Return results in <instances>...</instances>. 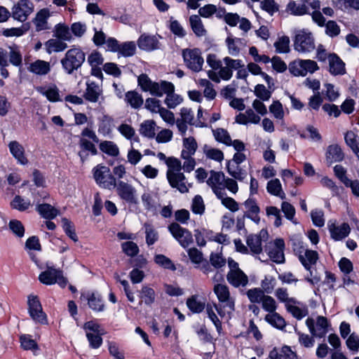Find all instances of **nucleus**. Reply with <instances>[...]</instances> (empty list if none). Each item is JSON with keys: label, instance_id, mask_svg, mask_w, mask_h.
I'll list each match as a JSON object with an SVG mask.
<instances>
[{"label": "nucleus", "instance_id": "obj_1", "mask_svg": "<svg viewBox=\"0 0 359 359\" xmlns=\"http://www.w3.org/2000/svg\"><path fill=\"white\" fill-rule=\"evenodd\" d=\"M214 292L220 302L219 306H215L218 315L221 318H230L235 310V301L230 296L229 287L226 285L217 283L214 286Z\"/></svg>", "mask_w": 359, "mask_h": 359}, {"label": "nucleus", "instance_id": "obj_2", "mask_svg": "<svg viewBox=\"0 0 359 359\" xmlns=\"http://www.w3.org/2000/svg\"><path fill=\"white\" fill-rule=\"evenodd\" d=\"M168 170L166 173L168 181L172 188L177 189L180 193H187L189 191L186 185V177L181 172L182 163L176 158H169L168 161Z\"/></svg>", "mask_w": 359, "mask_h": 359}, {"label": "nucleus", "instance_id": "obj_3", "mask_svg": "<svg viewBox=\"0 0 359 359\" xmlns=\"http://www.w3.org/2000/svg\"><path fill=\"white\" fill-rule=\"evenodd\" d=\"M86 59L85 53L79 48L68 50L61 60V65L65 72L71 74L80 68Z\"/></svg>", "mask_w": 359, "mask_h": 359}, {"label": "nucleus", "instance_id": "obj_4", "mask_svg": "<svg viewBox=\"0 0 359 359\" xmlns=\"http://www.w3.org/2000/svg\"><path fill=\"white\" fill-rule=\"evenodd\" d=\"M93 177L96 183L103 189L111 190L116 185V178L111 174L108 167L97 165L93 170Z\"/></svg>", "mask_w": 359, "mask_h": 359}, {"label": "nucleus", "instance_id": "obj_5", "mask_svg": "<svg viewBox=\"0 0 359 359\" xmlns=\"http://www.w3.org/2000/svg\"><path fill=\"white\" fill-rule=\"evenodd\" d=\"M294 48L299 53H311L316 48L315 41L311 32L299 31L294 37Z\"/></svg>", "mask_w": 359, "mask_h": 359}, {"label": "nucleus", "instance_id": "obj_6", "mask_svg": "<svg viewBox=\"0 0 359 359\" xmlns=\"http://www.w3.org/2000/svg\"><path fill=\"white\" fill-rule=\"evenodd\" d=\"M319 69L318 64L311 60H296L289 64L290 72L295 76H304L313 74Z\"/></svg>", "mask_w": 359, "mask_h": 359}, {"label": "nucleus", "instance_id": "obj_7", "mask_svg": "<svg viewBox=\"0 0 359 359\" xmlns=\"http://www.w3.org/2000/svg\"><path fill=\"white\" fill-rule=\"evenodd\" d=\"M306 325L307 326L311 334L317 338L324 337L329 331L331 326L327 318L319 316L314 320L312 318H308L306 320Z\"/></svg>", "mask_w": 359, "mask_h": 359}, {"label": "nucleus", "instance_id": "obj_8", "mask_svg": "<svg viewBox=\"0 0 359 359\" xmlns=\"http://www.w3.org/2000/svg\"><path fill=\"white\" fill-rule=\"evenodd\" d=\"M182 57L185 65L193 72H198L202 69L204 60L199 49H184Z\"/></svg>", "mask_w": 359, "mask_h": 359}, {"label": "nucleus", "instance_id": "obj_9", "mask_svg": "<svg viewBox=\"0 0 359 359\" xmlns=\"http://www.w3.org/2000/svg\"><path fill=\"white\" fill-rule=\"evenodd\" d=\"M28 312L32 319L36 323H47L46 314L43 311L42 306L37 296L30 294L28 297Z\"/></svg>", "mask_w": 359, "mask_h": 359}, {"label": "nucleus", "instance_id": "obj_10", "mask_svg": "<svg viewBox=\"0 0 359 359\" xmlns=\"http://www.w3.org/2000/svg\"><path fill=\"white\" fill-rule=\"evenodd\" d=\"M115 188L117 195L121 200L129 204H137V190L132 184L118 180Z\"/></svg>", "mask_w": 359, "mask_h": 359}, {"label": "nucleus", "instance_id": "obj_11", "mask_svg": "<svg viewBox=\"0 0 359 359\" xmlns=\"http://www.w3.org/2000/svg\"><path fill=\"white\" fill-rule=\"evenodd\" d=\"M285 242L282 238H276L271 242L266 247V252L269 258L276 264H283L285 262Z\"/></svg>", "mask_w": 359, "mask_h": 359}, {"label": "nucleus", "instance_id": "obj_12", "mask_svg": "<svg viewBox=\"0 0 359 359\" xmlns=\"http://www.w3.org/2000/svg\"><path fill=\"white\" fill-rule=\"evenodd\" d=\"M34 11V4L29 0H19L12 8V16L21 22L26 21Z\"/></svg>", "mask_w": 359, "mask_h": 359}, {"label": "nucleus", "instance_id": "obj_13", "mask_svg": "<svg viewBox=\"0 0 359 359\" xmlns=\"http://www.w3.org/2000/svg\"><path fill=\"white\" fill-rule=\"evenodd\" d=\"M168 230L183 248L189 246L193 242L191 233L177 223L170 224Z\"/></svg>", "mask_w": 359, "mask_h": 359}, {"label": "nucleus", "instance_id": "obj_14", "mask_svg": "<svg viewBox=\"0 0 359 359\" xmlns=\"http://www.w3.org/2000/svg\"><path fill=\"white\" fill-rule=\"evenodd\" d=\"M224 66L220 68L219 74L222 80L229 81L233 76V72L245 67L241 60L232 59L229 56L223 58Z\"/></svg>", "mask_w": 359, "mask_h": 359}, {"label": "nucleus", "instance_id": "obj_15", "mask_svg": "<svg viewBox=\"0 0 359 359\" xmlns=\"http://www.w3.org/2000/svg\"><path fill=\"white\" fill-rule=\"evenodd\" d=\"M327 228L331 238L335 241H341L347 237L351 232L350 226L345 222L341 225H337L335 221L330 220L327 223Z\"/></svg>", "mask_w": 359, "mask_h": 359}, {"label": "nucleus", "instance_id": "obj_16", "mask_svg": "<svg viewBox=\"0 0 359 359\" xmlns=\"http://www.w3.org/2000/svg\"><path fill=\"white\" fill-rule=\"evenodd\" d=\"M243 205L246 209L244 213V217L250 219L255 224H259L260 222V208L258 206L257 201L255 198L250 196L244 203Z\"/></svg>", "mask_w": 359, "mask_h": 359}, {"label": "nucleus", "instance_id": "obj_17", "mask_svg": "<svg viewBox=\"0 0 359 359\" xmlns=\"http://www.w3.org/2000/svg\"><path fill=\"white\" fill-rule=\"evenodd\" d=\"M225 175L222 172H216L211 170L210 177L207 180V184L212 188L215 195L220 194L224 191V181Z\"/></svg>", "mask_w": 359, "mask_h": 359}, {"label": "nucleus", "instance_id": "obj_18", "mask_svg": "<svg viewBox=\"0 0 359 359\" xmlns=\"http://www.w3.org/2000/svg\"><path fill=\"white\" fill-rule=\"evenodd\" d=\"M88 302V306L93 311L100 312L104 311V304L101 295L98 292H87L82 293L81 299Z\"/></svg>", "mask_w": 359, "mask_h": 359}, {"label": "nucleus", "instance_id": "obj_19", "mask_svg": "<svg viewBox=\"0 0 359 359\" xmlns=\"http://www.w3.org/2000/svg\"><path fill=\"white\" fill-rule=\"evenodd\" d=\"M267 236L266 231L262 230L259 235L252 234L247 238V245L254 255H259L262 252V237Z\"/></svg>", "mask_w": 359, "mask_h": 359}, {"label": "nucleus", "instance_id": "obj_20", "mask_svg": "<svg viewBox=\"0 0 359 359\" xmlns=\"http://www.w3.org/2000/svg\"><path fill=\"white\" fill-rule=\"evenodd\" d=\"M329 72L331 74L344 75L346 73L345 63L335 53H330L328 56Z\"/></svg>", "mask_w": 359, "mask_h": 359}, {"label": "nucleus", "instance_id": "obj_21", "mask_svg": "<svg viewBox=\"0 0 359 359\" xmlns=\"http://www.w3.org/2000/svg\"><path fill=\"white\" fill-rule=\"evenodd\" d=\"M226 279L229 283L235 287H245L249 281L248 276L241 269L229 271Z\"/></svg>", "mask_w": 359, "mask_h": 359}, {"label": "nucleus", "instance_id": "obj_22", "mask_svg": "<svg viewBox=\"0 0 359 359\" xmlns=\"http://www.w3.org/2000/svg\"><path fill=\"white\" fill-rule=\"evenodd\" d=\"M137 45L142 50L152 51L159 48V42L154 35L142 34L137 41Z\"/></svg>", "mask_w": 359, "mask_h": 359}, {"label": "nucleus", "instance_id": "obj_23", "mask_svg": "<svg viewBox=\"0 0 359 359\" xmlns=\"http://www.w3.org/2000/svg\"><path fill=\"white\" fill-rule=\"evenodd\" d=\"M102 94V90L97 83L90 81L86 83V89L83 97L87 101L93 103L97 102Z\"/></svg>", "mask_w": 359, "mask_h": 359}, {"label": "nucleus", "instance_id": "obj_24", "mask_svg": "<svg viewBox=\"0 0 359 359\" xmlns=\"http://www.w3.org/2000/svg\"><path fill=\"white\" fill-rule=\"evenodd\" d=\"M8 149L18 163L24 165L27 164L28 160L25 155V149L21 144L15 140L11 141L8 144Z\"/></svg>", "mask_w": 359, "mask_h": 359}, {"label": "nucleus", "instance_id": "obj_25", "mask_svg": "<svg viewBox=\"0 0 359 359\" xmlns=\"http://www.w3.org/2000/svg\"><path fill=\"white\" fill-rule=\"evenodd\" d=\"M175 90V86L171 82L162 81L160 83L154 82L149 93L156 97H162L164 94Z\"/></svg>", "mask_w": 359, "mask_h": 359}, {"label": "nucleus", "instance_id": "obj_26", "mask_svg": "<svg viewBox=\"0 0 359 359\" xmlns=\"http://www.w3.org/2000/svg\"><path fill=\"white\" fill-rule=\"evenodd\" d=\"M49 17L50 13L47 8H43L36 13V17L33 20L36 32L50 29L48 24V19Z\"/></svg>", "mask_w": 359, "mask_h": 359}, {"label": "nucleus", "instance_id": "obj_27", "mask_svg": "<svg viewBox=\"0 0 359 359\" xmlns=\"http://www.w3.org/2000/svg\"><path fill=\"white\" fill-rule=\"evenodd\" d=\"M287 311L296 318L297 320H302L309 314L308 307L306 305L302 304L297 301V303H292L286 305Z\"/></svg>", "mask_w": 359, "mask_h": 359}, {"label": "nucleus", "instance_id": "obj_28", "mask_svg": "<svg viewBox=\"0 0 359 359\" xmlns=\"http://www.w3.org/2000/svg\"><path fill=\"white\" fill-rule=\"evenodd\" d=\"M327 163L332 164L334 162H340L344 158V154L338 144H331L327 147L326 154Z\"/></svg>", "mask_w": 359, "mask_h": 359}, {"label": "nucleus", "instance_id": "obj_29", "mask_svg": "<svg viewBox=\"0 0 359 359\" xmlns=\"http://www.w3.org/2000/svg\"><path fill=\"white\" fill-rule=\"evenodd\" d=\"M318 258L316 251L307 249L300 255L299 260L307 271H310L311 266L316 264Z\"/></svg>", "mask_w": 359, "mask_h": 359}, {"label": "nucleus", "instance_id": "obj_30", "mask_svg": "<svg viewBox=\"0 0 359 359\" xmlns=\"http://www.w3.org/2000/svg\"><path fill=\"white\" fill-rule=\"evenodd\" d=\"M60 276V271L53 268H48L45 271L39 274V280L45 285H53L56 283Z\"/></svg>", "mask_w": 359, "mask_h": 359}, {"label": "nucleus", "instance_id": "obj_31", "mask_svg": "<svg viewBox=\"0 0 359 359\" xmlns=\"http://www.w3.org/2000/svg\"><path fill=\"white\" fill-rule=\"evenodd\" d=\"M182 147L181 156L189 157L195 154L198 148V144L194 137H184L182 140Z\"/></svg>", "mask_w": 359, "mask_h": 359}, {"label": "nucleus", "instance_id": "obj_32", "mask_svg": "<svg viewBox=\"0 0 359 359\" xmlns=\"http://www.w3.org/2000/svg\"><path fill=\"white\" fill-rule=\"evenodd\" d=\"M28 70L36 75H46L50 71V65L48 62L37 60L30 64Z\"/></svg>", "mask_w": 359, "mask_h": 359}, {"label": "nucleus", "instance_id": "obj_33", "mask_svg": "<svg viewBox=\"0 0 359 359\" xmlns=\"http://www.w3.org/2000/svg\"><path fill=\"white\" fill-rule=\"evenodd\" d=\"M189 23L192 31L198 37L205 36L207 34V31L199 15H191L189 17Z\"/></svg>", "mask_w": 359, "mask_h": 359}, {"label": "nucleus", "instance_id": "obj_34", "mask_svg": "<svg viewBox=\"0 0 359 359\" xmlns=\"http://www.w3.org/2000/svg\"><path fill=\"white\" fill-rule=\"evenodd\" d=\"M36 210L45 219H52L57 217L59 211L48 203H42L36 205Z\"/></svg>", "mask_w": 359, "mask_h": 359}, {"label": "nucleus", "instance_id": "obj_35", "mask_svg": "<svg viewBox=\"0 0 359 359\" xmlns=\"http://www.w3.org/2000/svg\"><path fill=\"white\" fill-rule=\"evenodd\" d=\"M264 320L271 326L278 330H283L286 327L285 319L276 311L266 314L264 317Z\"/></svg>", "mask_w": 359, "mask_h": 359}, {"label": "nucleus", "instance_id": "obj_36", "mask_svg": "<svg viewBox=\"0 0 359 359\" xmlns=\"http://www.w3.org/2000/svg\"><path fill=\"white\" fill-rule=\"evenodd\" d=\"M46 52L51 54L53 52H61L67 48V45L64 41L59 39H51L45 43Z\"/></svg>", "mask_w": 359, "mask_h": 359}, {"label": "nucleus", "instance_id": "obj_37", "mask_svg": "<svg viewBox=\"0 0 359 359\" xmlns=\"http://www.w3.org/2000/svg\"><path fill=\"white\" fill-rule=\"evenodd\" d=\"M139 297L144 304L151 306L155 302L156 294L153 288L144 285L140 290Z\"/></svg>", "mask_w": 359, "mask_h": 359}, {"label": "nucleus", "instance_id": "obj_38", "mask_svg": "<svg viewBox=\"0 0 359 359\" xmlns=\"http://www.w3.org/2000/svg\"><path fill=\"white\" fill-rule=\"evenodd\" d=\"M156 123L153 120H147L142 122L140 128V133L146 137L154 138L156 135Z\"/></svg>", "mask_w": 359, "mask_h": 359}, {"label": "nucleus", "instance_id": "obj_39", "mask_svg": "<svg viewBox=\"0 0 359 359\" xmlns=\"http://www.w3.org/2000/svg\"><path fill=\"white\" fill-rule=\"evenodd\" d=\"M266 190L270 194L280 197L281 199L285 198V194L282 189V185L278 179L269 181L266 185Z\"/></svg>", "mask_w": 359, "mask_h": 359}, {"label": "nucleus", "instance_id": "obj_40", "mask_svg": "<svg viewBox=\"0 0 359 359\" xmlns=\"http://www.w3.org/2000/svg\"><path fill=\"white\" fill-rule=\"evenodd\" d=\"M345 142L352 149L359 160V137L353 131H348L345 134Z\"/></svg>", "mask_w": 359, "mask_h": 359}, {"label": "nucleus", "instance_id": "obj_41", "mask_svg": "<svg viewBox=\"0 0 359 359\" xmlns=\"http://www.w3.org/2000/svg\"><path fill=\"white\" fill-rule=\"evenodd\" d=\"M216 196L221 201L222 204L230 211L235 212L239 210L238 203L233 198L226 196L224 191L216 195Z\"/></svg>", "mask_w": 359, "mask_h": 359}, {"label": "nucleus", "instance_id": "obj_42", "mask_svg": "<svg viewBox=\"0 0 359 359\" xmlns=\"http://www.w3.org/2000/svg\"><path fill=\"white\" fill-rule=\"evenodd\" d=\"M54 36L64 41H70L72 35L69 27L64 24H57L54 27Z\"/></svg>", "mask_w": 359, "mask_h": 359}, {"label": "nucleus", "instance_id": "obj_43", "mask_svg": "<svg viewBox=\"0 0 359 359\" xmlns=\"http://www.w3.org/2000/svg\"><path fill=\"white\" fill-rule=\"evenodd\" d=\"M212 134L217 142L226 146H230L231 144V137L226 130L221 128L213 129Z\"/></svg>", "mask_w": 359, "mask_h": 359}, {"label": "nucleus", "instance_id": "obj_44", "mask_svg": "<svg viewBox=\"0 0 359 359\" xmlns=\"http://www.w3.org/2000/svg\"><path fill=\"white\" fill-rule=\"evenodd\" d=\"M32 205L29 199H25L20 196H15L11 202V206L13 209L20 212L27 210Z\"/></svg>", "mask_w": 359, "mask_h": 359}, {"label": "nucleus", "instance_id": "obj_45", "mask_svg": "<svg viewBox=\"0 0 359 359\" xmlns=\"http://www.w3.org/2000/svg\"><path fill=\"white\" fill-rule=\"evenodd\" d=\"M125 100L134 109H138L143 104L142 95L136 91L127 92Z\"/></svg>", "mask_w": 359, "mask_h": 359}, {"label": "nucleus", "instance_id": "obj_46", "mask_svg": "<svg viewBox=\"0 0 359 359\" xmlns=\"http://www.w3.org/2000/svg\"><path fill=\"white\" fill-rule=\"evenodd\" d=\"M187 306L191 312L199 313L204 310L205 304L199 300L197 296H191L187 299Z\"/></svg>", "mask_w": 359, "mask_h": 359}, {"label": "nucleus", "instance_id": "obj_47", "mask_svg": "<svg viewBox=\"0 0 359 359\" xmlns=\"http://www.w3.org/2000/svg\"><path fill=\"white\" fill-rule=\"evenodd\" d=\"M215 306L219 305L217 304H208L206 305V313L210 320L215 325L218 333H220L222 330V323L215 313L216 309H215Z\"/></svg>", "mask_w": 359, "mask_h": 359}, {"label": "nucleus", "instance_id": "obj_48", "mask_svg": "<svg viewBox=\"0 0 359 359\" xmlns=\"http://www.w3.org/2000/svg\"><path fill=\"white\" fill-rule=\"evenodd\" d=\"M225 43L228 48V53L229 55L233 57H236L240 53V48L238 45L241 43V39L239 38H233L228 36L226 39Z\"/></svg>", "mask_w": 359, "mask_h": 359}, {"label": "nucleus", "instance_id": "obj_49", "mask_svg": "<svg viewBox=\"0 0 359 359\" xmlns=\"http://www.w3.org/2000/svg\"><path fill=\"white\" fill-rule=\"evenodd\" d=\"M39 91L50 102H57L60 100L59 90L55 86L41 88Z\"/></svg>", "mask_w": 359, "mask_h": 359}, {"label": "nucleus", "instance_id": "obj_50", "mask_svg": "<svg viewBox=\"0 0 359 359\" xmlns=\"http://www.w3.org/2000/svg\"><path fill=\"white\" fill-rule=\"evenodd\" d=\"M287 9L294 15H303L309 13V9L305 4H297L295 1H290Z\"/></svg>", "mask_w": 359, "mask_h": 359}, {"label": "nucleus", "instance_id": "obj_51", "mask_svg": "<svg viewBox=\"0 0 359 359\" xmlns=\"http://www.w3.org/2000/svg\"><path fill=\"white\" fill-rule=\"evenodd\" d=\"M100 149L111 156H117L119 154V149L117 145L111 141H103L100 144Z\"/></svg>", "mask_w": 359, "mask_h": 359}, {"label": "nucleus", "instance_id": "obj_52", "mask_svg": "<svg viewBox=\"0 0 359 359\" xmlns=\"http://www.w3.org/2000/svg\"><path fill=\"white\" fill-rule=\"evenodd\" d=\"M136 51V44L134 41H126L120 43L118 53L123 57H131Z\"/></svg>", "mask_w": 359, "mask_h": 359}, {"label": "nucleus", "instance_id": "obj_53", "mask_svg": "<svg viewBox=\"0 0 359 359\" xmlns=\"http://www.w3.org/2000/svg\"><path fill=\"white\" fill-rule=\"evenodd\" d=\"M203 152L208 158L221 162L224 159L223 152L215 148H212L205 144L203 146Z\"/></svg>", "mask_w": 359, "mask_h": 359}, {"label": "nucleus", "instance_id": "obj_54", "mask_svg": "<svg viewBox=\"0 0 359 359\" xmlns=\"http://www.w3.org/2000/svg\"><path fill=\"white\" fill-rule=\"evenodd\" d=\"M290 38L287 36H283L278 39L274 43L276 52L278 53H287L290 52Z\"/></svg>", "mask_w": 359, "mask_h": 359}, {"label": "nucleus", "instance_id": "obj_55", "mask_svg": "<svg viewBox=\"0 0 359 359\" xmlns=\"http://www.w3.org/2000/svg\"><path fill=\"white\" fill-rule=\"evenodd\" d=\"M198 83L201 87L204 88L203 94L207 99L211 100L215 97L216 91L213 88L212 83L209 80L201 79L198 81Z\"/></svg>", "mask_w": 359, "mask_h": 359}, {"label": "nucleus", "instance_id": "obj_56", "mask_svg": "<svg viewBox=\"0 0 359 359\" xmlns=\"http://www.w3.org/2000/svg\"><path fill=\"white\" fill-rule=\"evenodd\" d=\"M295 333L298 336V341L301 346L306 348H311L313 347L315 344V337L301 332L297 330H295Z\"/></svg>", "mask_w": 359, "mask_h": 359}, {"label": "nucleus", "instance_id": "obj_57", "mask_svg": "<svg viewBox=\"0 0 359 359\" xmlns=\"http://www.w3.org/2000/svg\"><path fill=\"white\" fill-rule=\"evenodd\" d=\"M9 229L18 238H22L25 235V227L22 223L18 219H11L8 223Z\"/></svg>", "mask_w": 359, "mask_h": 359}, {"label": "nucleus", "instance_id": "obj_58", "mask_svg": "<svg viewBox=\"0 0 359 359\" xmlns=\"http://www.w3.org/2000/svg\"><path fill=\"white\" fill-rule=\"evenodd\" d=\"M275 295L276 298L280 302L285 304V306L286 305L292 304V303H297L296 299L293 297H289L287 290L283 287H279L276 290Z\"/></svg>", "mask_w": 359, "mask_h": 359}, {"label": "nucleus", "instance_id": "obj_59", "mask_svg": "<svg viewBox=\"0 0 359 359\" xmlns=\"http://www.w3.org/2000/svg\"><path fill=\"white\" fill-rule=\"evenodd\" d=\"M227 171L234 180H237L240 182H243L247 177V172L241 168L238 165L234 167L229 163L227 165Z\"/></svg>", "mask_w": 359, "mask_h": 359}, {"label": "nucleus", "instance_id": "obj_60", "mask_svg": "<svg viewBox=\"0 0 359 359\" xmlns=\"http://www.w3.org/2000/svg\"><path fill=\"white\" fill-rule=\"evenodd\" d=\"M246 294L250 302L254 304L261 303L265 297L263 290L257 287L248 290Z\"/></svg>", "mask_w": 359, "mask_h": 359}, {"label": "nucleus", "instance_id": "obj_61", "mask_svg": "<svg viewBox=\"0 0 359 359\" xmlns=\"http://www.w3.org/2000/svg\"><path fill=\"white\" fill-rule=\"evenodd\" d=\"M183 99L179 95L175 94L174 90H171L166 93V97L165 99V104L170 109H173L179 105Z\"/></svg>", "mask_w": 359, "mask_h": 359}, {"label": "nucleus", "instance_id": "obj_62", "mask_svg": "<svg viewBox=\"0 0 359 359\" xmlns=\"http://www.w3.org/2000/svg\"><path fill=\"white\" fill-rule=\"evenodd\" d=\"M142 201L145 210H154L156 208V202L150 192H144L142 195Z\"/></svg>", "mask_w": 359, "mask_h": 359}, {"label": "nucleus", "instance_id": "obj_63", "mask_svg": "<svg viewBox=\"0 0 359 359\" xmlns=\"http://www.w3.org/2000/svg\"><path fill=\"white\" fill-rule=\"evenodd\" d=\"M62 228L65 233L74 242L78 241V237L75 232V229L72 223L67 218L64 217L61 219Z\"/></svg>", "mask_w": 359, "mask_h": 359}, {"label": "nucleus", "instance_id": "obj_64", "mask_svg": "<svg viewBox=\"0 0 359 359\" xmlns=\"http://www.w3.org/2000/svg\"><path fill=\"white\" fill-rule=\"evenodd\" d=\"M261 303L262 309L269 313L276 311L278 305L276 300L272 297L265 295Z\"/></svg>", "mask_w": 359, "mask_h": 359}]
</instances>
